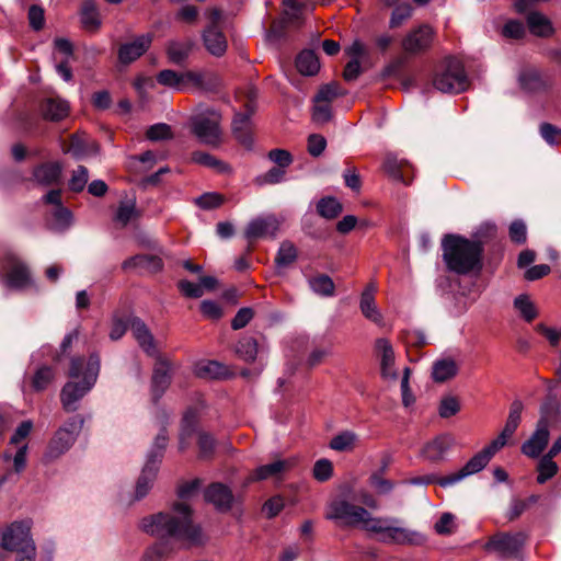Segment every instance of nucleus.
I'll return each mask as SVG.
<instances>
[{
  "label": "nucleus",
  "instance_id": "1",
  "mask_svg": "<svg viewBox=\"0 0 561 561\" xmlns=\"http://www.w3.org/2000/svg\"><path fill=\"white\" fill-rule=\"evenodd\" d=\"M141 529L160 538H174L190 543H199L202 530L192 524L191 508L184 502L175 503L172 513H159L141 520Z\"/></svg>",
  "mask_w": 561,
  "mask_h": 561
},
{
  "label": "nucleus",
  "instance_id": "2",
  "mask_svg": "<svg viewBox=\"0 0 561 561\" xmlns=\"http://www.w3.org/2000/svg\"><path fill=\"white\" fill-rule=\"evenodd\" d=\"M101 368L98 354L89 358L72 357L68 376L71 379L66 382L60 391V402L67 412H75L79 408V401L88 394L96 383Z\"/></svg>",
  "mask_w": 561,
  "mask_h": 561
},
{
  "label": "nucleus",
  "instance_id": "3",
  "mask_svg": "<svg viewBox=\"0 0 561 561\" xmlns=\"http://www.w3.org/2000/svg\"><path fill=\"white\" fill-rule=\"evenodd\" d=\"M443 259L449 271L466 275L480 271L482 266V243L460 236L447 234L443 239Z\"/></svg>",
  "mask_w": 561,
  "mask_h": 561
},
{
  "label": "nucleus",
  "instance_id": "4",
  "mask_svg": "<svg viewBox=\"0 0 561 561\" xmlns=\"http://www.w3.org/2000/svg\"><path fill=\"white\" fill-rule=\"evenodd\" d=\"M367 531L379 535V540L388 545L423 546L426 542L424 534L403 526L396 517L374 516Z\"/></svg>",
  "mask_w": 561,
  "mask_h": 561
},
{
  "label": "nucleus",
  "instance_id": "5",
  "mask_svg": "<svg viewBox=\"0 0 561 561\" xmlns=\"http://www.w3.org/2000/svg\"><path fill=\"white\" fill-rule=\"evenodd\" d=\"M325 518L341 522L346 526L359 527L367 531L374 515L365 507L355 505L346 499L339 496L328 504Z\"/></svg>",
  "mask_w": 561,
  "mask_h": 561
},
{
  "label": "nucleus",
  "instance_id": "6",
  "mask_svg": "<svg viewBox=\"0 0 561 561\" xmlns=\"http://www.w3.org/2000/svg\"><path fill=\"white\" fill-rule=\"evenodd\" d=\"M507 439L508 437L501 433L486 447L472 456L460 469L456 470L454 476L445 479L442 484H457L466 478L482 471L494 454L506 445Z\"/></svg>",
  "mask_w": 561,
  "mask_h": 561
},
{
  "label": "nucleus",
  "instance_id": "7",
  "mask_svg": "<svg viewBox=\"0 0 561 561\" xmlns=\"http://www.w3.org/2000/svg\"><path fill=\"white\" fill-rule=\"evenodd\" d=\"M468 84L463 65L454 57L447 58L433 78L434 88L443 93H460L467 89Z\"/></svg>",
  "mask_w": 561,
  "mask_h": 561
},
{
  "label": "nucleus",
  "instance_id": "8",
  "mask_svg": "<svg viewBox=\"0 0 561 561\" xmlns=\"http://www.w3.org/2000/svg\"><path fill=\"white\" fill-rule=\"evenodd\" d=\"M83 422L80 415H76L56 431L44 454L46 462L58 459L70 449L82 430Z\"/></svg>",
  "mask_w": 561,
  "mask_h": 561
},
{
  "label": "nucleus",
  "instance_id": "9",
  "mask_svg": "<svg viewBox=\"0 0 561 561\" xmlns=\"http://www.w3.org/2000/svg\"><path fill=\"white\" fill-rule=\"evenodd\" d=\"M220 122L216 111L199 113L192 118V131L202 144L217 148L222 142Z\"/></svg>",
  "mask_w": 561,
  "mask_h": 561
},
{
  "label": "nucleus",
  "instance_id": "10",
  "mask_svg": "<svg viewBox=\"0 0 561 561\" xmlns=\"http://www.w3.org/2000/svg\"><path fill=\"white\" fill-rule=\"evenodd\" d=\"M527 539L523 531L517 533H496L484 543L483 548L488 552H494L500 558H516Z\"/></svg>",
  "mask_w": 561,
  "mask_h": 561
},
{
  "label": "nucleus",
  "instance_id": "11",
  "mask_svg": "<svg viewBox=\"0 0 561 561\" xmlns=\"http://www.w3.org/2000/svg\"><path fill=\"white\" fill-rule=\"evenodd\" d=\"M35 546L31 536V522H13L0 535V547L20 552L24 547Z\"/></svg>",
  "mask_w": 561,
  "mask_h": 561
},
{
  "label": "nucleus",
  "instance_id": "12",
  "mask_svg": "<svg viewBox=\"0 0 561 561\" xmlns=\"http://www.w3.org/2000/svg\"><path fill=\"white\" fill-rule=\"evenodd\" d=\"M1 270L7 272L5 285L10 288L22 289L31 282L26 266L11 253L0 263Z\"/></svg>",
  "mask_w": 561,
  "mask_h": 561
},
{
  "label": "nucleus",
  "instance_id": "13",
  "mask_svg": "<svg viewBox=\"0 0 561 561\" xmlns=\"http://www.w3.org/2000/svg\"><path fill=\"white\" fill-rule=\"evenodd\" d=\"M279 225V220L274 215L256 217L248 224L244 237L250 242L265 237L275 238Z\"/></svg>",
  "mask_w": 561,
  "mask_h": 561
},
{
  "label": "nucleus",
  "instance_id": "14",
  "mask_svg": "<svg viewBox=\"0 0 561 561\" xmlns=\"http://www.w3.org/2000/svg\"><path fill=\"white\" fill-rule=\"evenodd\" d=\"M375 352L380 362V373L383 379L394 381L398 379V370L394 365V351L387 339H378L375 342Z\"/></svg>",
  "mask_w": 561,
  "mask_h": 561
},
{
  "label": "nucleus",
  "instance_id": "15",
  "mask_svg": "<svg viewBox=\"0 0 561 561\" xmlns=\"http://www.w3.org/2000/svg\"><path fill=\"white\" fill-rule=\"evenodd\" d=\"M152 34H142L134 41L122 44L118 48V60L124 65H128L140 56H142L151 46Z\"/></svg>",
  "mask_w": 561,
  "mask_h": 561
},
{
  "label": "nucleus",
  "instance_id": "16",
  "mask_svg": "<svg viewBox=\"0 0 561 561\" xmlns=\"http://www.w3.org/2000/svg\"><path fill=\"white\" fill-rule=\"evenodd\" d=\"M297 460L295 457L287 459H277L274 462L257 467L249 477V481H261L270 478L279 479L285 472L295 467Z\"/></svg>",
  "mask_w": 561,
  "mask_h": 561
},
{
  "label": "nucleus",
  "instance_id": "17",
  "mask_svg": "<svg viewBox=\"0 0 561 561\" xmlns=\"http://www.w3.org/2000/svg\"><path fill=\"white\" fill-rule=\"evenodd\" d=\"M432 41L433 30L428 25H421L403 38L402 48L409 54H416L427 49Z\"/></svg>",
  "mask_w": 561,
  "mask_h": 561
},
{
  "label": "nucleus",
  "instance_id": "18",
  "mask_svg": "<svg viewBox=\"0 0 561 561\" xmlns=\"http://www.w3.org/2000/svg\"><path fill=\"white\" fill-rule=\"evenodd\" d=\"M129 329L137 341L139 347L149 356H158V348L156 346L154 337L149 328L139 318H131L129 320Z\"/></svg>",
  "mask_w": 561,
  "mask_h": 561
},
{
  "label": "nucleus",
  "instance_id": "19",
  "mask_svg": "<svg viewBox=\"0 0 561 561\" xmlns=\"http://www.w3.org/2000/svg\"><path fill=\"white\" fill-rule=\"evenodd\" d=\"M455 444L456 439L451 434H440L424 446L423 456L430 461L444 460Z\"/></svg>",
  "mask_w": 561,
  "mask_h": 561
},
{
  "label": "nucleus",
  "instance_id": "20",
  "mask_svg": "<svg viewBox=\"0 0 561 561\" xmlns=\"http://www.w3.org/2000/svg\"><path fill=\"white\" fill-rule=\"evenodd\" d=\"M549 439L548 422L546 419H540L537 428L531 437L526 440L522 446V451L528 457L535 458L540 455L545 449Z\"/></svg>",
  "mask_w": 561,
  "mask_h": 561
},
{
  "label": "nucleus",
  "instance_id": "21",
  "mask_svg": "<svg viewBox=\"0 0 561 561\" xmlns=\"http://www.w3.org/2000/svg\"><path fill=\"white\" fill-rule=\"evenodd\" d=\"M187 89L190 87L213 91L220 85L219 76L208 69L204 70H187L186 71Z\"/></svg>",
  "mask_w": 561,
  "mask_h": 561
},
{
  "label": "nucleus",
  "instance_id": "22",
  "mask_svg": "<svg viewBox=\"0 0 561 561\" xmlns=\"http://www.w3.org/2000/svg\"><path fill=\"white\" fill-rule=\"evenodd\" d=\"M79 15L85 32L96 33L101 28L102 18L94 0H83Z\"/></svg>",
  "mask_w": 561,
  "mask_h": 561
},
{
  "label": "nucleus",
  "instance_id": "23",
  "mask_svg": "<svg viewBox=\"0 0 561 561\" xmlns=\"http://www.w3.org/2000/svg\"><path fill=\"white\" fill-rule=\"evenodd\" d=\"M171 382L170 365L167 362L160 360L156 364L151 380V393L153 401H158Z\"/></svg>",
  "mask_w": 561,
  "mask_h": 561
},
{
  "label": "nucleus",
  "instance_id": "24",
  "mask_svg": "<svg viewBox=\"0 0 561 561\" xmlns=\"http://www.w3.org/2000/svg\"><path fill=\"white\" fill-rule=\"evenodd\" d=\"M205 500L218 511H229L233 501L231 491L221 483H213L205 492Z\"/></svg>",
  "mask_w": 561,
  "mask_h": 561
},
{
  "label": "nucleus",
  "instance_id": "25",
  "mask_svg": "<svg viewBox=\"0 0 561 561\" xmlns=\"http://www.w3.org/2000/svg\"><path fill=\"white\" fill-rule=\"evenodd\" d=\"M203 41L206 49L216 57L227 50V39L217 25H210L203 32Z\"/></svg>",
  "mask_w": 561,
  "mask_h": 561
},
{
  "label": "nucleus",
  "instance_id": "26",
  "mask_svg": "<svg viewBox=\"0 0 561 561\" xmlns=\"http://www.w3.org/2000/svg\"><path fill=\"white\" fill-rule=\"evenodd\" d=\"M251 112L237 113L232 121V134L244 147L250 148L253 144L251 136Z\"/></svg>",
  "mask_w": 561,
  "mask_h": 561
},
{
  "label": "nucleus",
  "instance_id": "27",
  "mask_svg": "<svg viewBox=\"0 0 561 561\" xmlns=\"http://www.w3.org/2000/svg\"><path fill=\"white\" fill-rule=\"evenodd\" d=\"M62 165L59 162H46L33 171L34 180L44 186L57 184L60 180Z\"/></svg>",
  "mask_w": 561,
  "mask_h": 561
},
{
  "label": "nucleus",
  "instance_id": "28",
  "mask_svg": "<svg viewBox=\"0 0 561 561\" xmlns=\"http://www.w3.org/2000/svg\"><path fill=\"white\" fill-rule=\"evenodd\" d=\"M162 260L157 255L138 254L125 260L122 268L125 271L130 270H146L149 272H158L162 268Z\"/></svg>",
  "mask_w": 561,
  "mask_h": 561
},
{
  "label": "nucleus",
  "instance_id": "29",
  "mask_svg": "<svg viewBox=\"0 0 561 561\" xmlns=\"http://www.w3.org/2000/svg\"><path fill=\"white\" fill-rule=\"evenodd\" d=\"M411 169L405 160L399 159L396 154L389 153L386 156L383 161V170L393 180L401 182L405 185L410 184V180L407 179V173Z\"/></svg>",
  "mask_w": 561,
  "mask_h": 561
},
{
  "label": "nucleus",
  "instance_id": "30",
  "mask_svg": "<svg viewBox=\"0 0 561 561\" xmlns=\"http://www.w3.org/2000/svg\"><path fill=\"white\" fill-rule=\"evenodd\" d=\"M458 364L451 357H442L434 362L432 377L436 382H444L454 378L458 373Z\"/></svg>",
  "mask_w": 561,
  "mask_h": 561
},
{
  "label": "nucleus",
  "instance_id": "31",
  "mask_svg": "<svg viewBox=\"0 0 561 561\" xmlns=\"http://www.w3.org/2000/svg\"><path fill=\"white\" fill-rule=\"evenodd\" d=\"M194 46L191 39L170 41L167 45V55L174 65H182L190 56Z\"/></svg>",
  "mask_w": 561,
  "mask_h": 561
},
{
  "label": "nucleus",
  "instance_id": "32",
  "mask_svg": "<svg viewBox=\"0 0 561 561\" xmlns=\"http://www.w3.org/2000/svg\"><path fill=\"white\" fill-rule=\"evenodd\" d=\"M198 413L196 409H187L183 415L181 432L179 438V449L184 451L190 445V438L192 437L195 426L197 423Z\"/></svg>",
  "mask_w": 561,
  "mask_h": 561
},
{
  "label": "nucleus",
  "instance_id": "33",
  "mask_svg": "<svg viewBox=\"0 0 561 561\" xmlns=\"http://www.w3.org/2000/svg\"><path fill=\"white\" fill-rule=\"evenodd\" d=\"M68 102L61 99L49 98L42 104L44 117L50 121H60L68 115Z\"/></svg>",
  "mask_w": 561,
  "mask_h": 561
},
{
  "label": "nucleus",
  "instance_id": "34",
  "mask_svg": "<svg viewBox=\"0 0 561 561\" xmlns=\"http://www.w3.org/2000/svg\"><path fill=\"white\" fill-rule=\"evenodd\" d=\"M157 81L161 85L173 89L175 91L187 90L186 71L176 72L171 69H165L157 75Z\"/></svg>",
  "mask_w": 561,
  "mask_h": 561
},
{
  "label": "nucleus",
  "instance_id": "35",
  "mask_svg": "<svg viewBox=\"0 0 561 561\" xmlns=\"http://www.w3.org/2000/svg\"><path fill=\"white\" fill-rule=\"evenodd\" d=\"M159 467L156 461H146L141 474L136 484V497L139 500L147 495L156 478Z\"/></svg>",
  "mask_w": 561,
  "mask_h": 561
},
{
  "label": "nucleus",
  "instance_id": "36",
  "mask_svg": "<svg viewBox=\"0 0 561 561\" xmlns=\"http://www.w3.org/2000/svg\"><path fill=\"white\" fill-rule=\"evenodd\" d=\"M67 151L70 152L76 159L80 160L87 156L98 153L99 147L95 141L75 135L71 137Z\"/></svg>",
  "mask_w": 561,
  "mask_h": 561
},
{
  "label": "nucleus",
  "instance_id": "37",
  "mask_svg": "<svg viewBox=\"0 0 561 561\" xmlns=\"http://www.w3.org/2000/svg\"><path fill=\"white\" fill-rule=\"evenodd\" d=\"M518 80L520 87L528 92H536L546 88V82L540 72L534 68L523 70Z\"/></svg>",
  "mask_w": 561,
  "mask_h": 561
},
{
  "label": "nucleus",
  "instance_id": "38",
  "mask_svg": "<svg viewBox=\"0 0 561 561\" xmlns=\"http://www.w3.org/2000/svg\"><path fill=\"white\" fill-rule=\"evenodd\" d=\"M297 70L304 76H313L320 69V62L312 50L301 51L296 59Z\"/></svg>",
  "mask_w": 561,
  "mask_h": 561
},
{
  "label": "nucleus",
  "instance_id": "39",
  "mask_svg": "<svg viewBox=\"0 0 561 561\" xmlns=\"http://www.w3.org/2000/svg\"><path fill=\"white\" fill-rule=\"evenodd\" d=\"M72 220V213L68 208L64 206L55 207L49 228L55 232H64L71 227Z\"/></svg>",
  "mask_w": 561,
  "mask_h": 561
},
{
  "label": "nucleus",
  "instance_id": "40",
  "mask_svg": "<svg viewBox=\"0 0 561 561\" xmlns=\"http://www.w3.org/2000/svg\"><path fill=\"white\" fill-rule=\"evenodd\" d=\"M530 33L537 36H548L552 33V25L545 15L539 12H530L527 16Z\"/></svg>",
  "mask_w": 561,
  "mask_h": 561
},
{
  "label": "nucleus",
  "instance_id": "41",
  "mask_svg": "<svg viewBox=\"0 0 561 561\" xmlns=\"http://www.w3.org/2000/svg\"><path fill=\"white\" fill-rule=\"evenodd\" d=\"M310 289L323 297H332L334 295L335 285L332 278L325 274L316 275L308 280Z\"/></svg>",
  "mask_w": 561,
  "mask_h": 561
},
{
  "label": "nucleus",
  "instance_id": "42",
  "mask_svg": "<svg viewBox=\"0 0 561 561\" xmlns=\"http://www.w3.org/2000/svg\"><path fill=\"white\" fill-rule=\"evenodd\" d=\"M359 308L366 319L376 324L382 323V316L376 306L375 297H371L369 291L362 293Z\"/></svg>",
  "mask_w": 561,
  "mask_h": 561
},
{
  "label": "nucleus",
  "instance_id": "43",
  "mask_svg": "<svg viewBox=\"0 0 561 561\" xmlns=\"http://www.w3.org/2000/svg\"><path fill=\"white\" fill-rule=\"evenodd\" d=\"M298 257L297 248L290 241H283L275 256V264L284 268L293 264Z\"/></svg>",
  "mask_w": 561,
  "mask_h": 561
},
{
  "label": "nucleus",
  "instance_id": "44",
  "mask_svg": "<svg viewBox=\"0 0 561 561\" xmlns=\"http://www.w3.org/2000/svg\"><path fill=\"white\" fill-rule=\"evenodd\" d=\"M195 373L201 378H220L226 374V367L216 360L201 362L195 367Z\"/></svg>",
  "mask_w": 561,
  "mask_h": 561
},
{
  "label": "nucleus",
  "instance_id": "45",
  "mask_svg": "<svg viewBox=\"0 0 561 561\" xmlns=\"http://www.w3.org/2000/svg\"><path fill=\"white\" fill-rule=\"evenodd\" d=\"M342 204L332 196L321 198L317 204L318 214L325 219H333L342 213Z\"/></svg>",
  "mask_w": 561,
  "mask_h": 561
},
{
  "label": "nucleus",
  "instance_id": "46",
  "mask_svg": "<svg viewBox=\"0 0 561 561\" xmlns=\"http://www.w3.org/2000/svg\"><path fill=\"white\" fill-rule=\"evenodd\" d=\"M168 444V433L165 427H162L158 435L154 438V442L150 448V450L147 454V460L146 461H156V466L159 467V463L161 462L163 458V454Z\"/></svg>",
  "mask_w": 561,
  "mask_h": 561
},
{
  "label": "nucleus",
  "instance_id": "47",
  "mask_svg": "<svg viewBox=\"0 0 561 561\" xmlns=\"http://www.w3.org/2000/svg\"><path fill=\"white\" fill-rule=\"evenodd\" d=\"M357 442V435L351 431H344L334 436L329 446L336 451H351Z\"/></svg>",
  "mask_w": 561,
  "mask_h": 561
},
{
  "label": "nucleus",
  "instance_id": "48",
  "mask_svg": "<svg viewBox=\"0 0 561 561\" xmlns=\"http://www.w3.org/2000/svg\"><path fill=\"white\" fill-rule=\"evenodd\" d=\"M192 160L198 164L214 169L219 173H226L230 170L229 165L226 164L224 161L217 159L216 157H214L209 153L203 152V151L194 152L192 156Z\"/></svg>",
  "mask_w": 561,
  "mask_h": 561
},
{
  "label": "nucleus",
  "instance_id": "49",
  "mask_svg": "<svg viewBox=\"0 0 561 561\" xmlns=\"http://www.w3.org/2000/svg\"><path fill=\"white\" fill-rule=\"evenodd\" d=\"M523 408V403L518 400L514 401L511 405L508 417L503 431L501 432L508 438L515 433L519 425Z\"/></svg>",
  "mask_w": 561,
  "mask_h": 561
},
{
  "label": "nucleus",
  "instance_id": "50",
  "mask_svg": "<svg viewBox=\"0 0 561 561\" xmlns=\"http://www.w3.org/2000/svg\"><path fill=\"white\" fill-rule=\"evenodd\" d=\"M237 354L245 362H253L257 355V342L253 337L241 339L236 347Z\"/></svg>",
  "mask_w": 561,
  "mask_h": 561
},
{
  "label": "nucleus",
  "instance_id": "51",
  "mask_svg": "<svg viewBox=\"0 0 561 561\" xmlns=\"http://www.w3.org/2000/svg\"><path fill=\"white\" fill-rule=\"evenodd\" d=\"M514 307L527 322L533 321L538 314L535 305L526 295L517 296L514 299Z\"/></svg>",
  "mask_w": 561,
  "mask_h": 561
},
{
  "label": "nucleus",
  "instance_id": "52",
  "mask_svg": "<svg viewBox=\"0 0 561 561\" xmlns=\"http://www.w3.org/2000/svg\"><path fill=\"white\" fill-rule=\"evenodd\" d=\"M558 472V465L548 456H543L538 463L537 482L542 484L556 476Z\"/></svg>",
  "mask_w": 561,
  "mask_h": 561
},
{
  "label": "nucleus",
  "instance_id": "53",
  "mask_svg": "<svg viewBox=\"0 0 561 561\" xmlns=\"http://www.w3.org/2000/svg\"><path fill=\"white\" fill-rule=\"evenodd\" d=\"M55 373L50 367L38 368L33 377L32 386L36 391L45 390L54 380Z\"/></svg>",
  "mask_w": 561,
  "mask_h": 561
},
{
  "label": "nucleus",
  "instance_id": "54",
  "mask_svg": "<svg viewBox=\"0 0 561 561\" xmlns=\"http://www.w3.org/2000/svg\"><path fill=\"white\" fill-rule=\"evenodd\" d=\"M89 180V171L85 167L79 165L72 171L71 178L69 179V190L76 193L82 192L87 186Z\"/></svg>",
  "mask_w": 561,
  "mask_h": 561
},
{
  "label": "nucleus",
  "instance_id": "55",
  "mask_svg": "<svg viewBox=\"0 0 561 561\" xmlns=\"http://www.w3.org/2000/svg\"><path fill=\"white\" fill-rule=\"evenodd\" d=\"M457 528L456 517L451 513H443L439 519L435 523L434 529L438 535H450Z\"/></svg>",
  "mask_w": 561,
  "mask_h": 561
},
{
  "label": "nucleus",
  "instance_id": "56",
  "mask_svg": "<svg viewBox=\"0 0 561 561\" xmlns=\"http://www.w3.org/2000/svg\"><path fill=\"white\" fill-rule=\"evenodd\" d=\"M343 92L340 89L339 84L335 82L328 83L320 88L317 95L314 96V103L325 102L330 103L339 95H342Z\"/></svg>",
  "mask_w": 561,
  "mask_h": 561
},
{
  "label": "nucleus",
  "instance_id": "57",
  "mask_svg": "<svg viewBox=\"0 0 561 561\" xmlns=\"http://www.w3.org/2000/svg\"><path fill=\"white\" fill-rule=\"evenodd\" d=\"M333 474V466L329 459L322 458L313 466V477L320 482L328 481Z\"/></svg>",
  "mask_w": 561,
  "mask_h": 561
},
{
  "label": "nucleus",
  "instance_id": "58",
  "mask_svg": "<svg viewBox=\"0 0 561 561\" xmlns=\"http://www.w3.org/2000/svg\"><path fill=\"white\" fill-rule=\"evenodd\" d=\"M412 15V7L409 3L397 5L390 18V27H398Z\"/></svg>",
  "mask_w": 561,
  "mask_h": 561
},
{
  "label": "nucleus",
  "instance_id": "59",
  "mask_svg": "<svg viewBox=\"0 0 561 561\" xmlns=\"http://www.w3.org/2000/svg\"><path fill=\"white\" fill-rule=\"evenodd\" d=\"M196 204L203 209H214L224 203V197L218 193H204L196 198Z\"/></svg>",
  "mask_w": 561,
  "mask_h": 561
},
{
  "label": "nucleus",
  "instance_id": "60",
  "mask_svg": "<svg viewBox=\"0 0 561 561\" xmlns=\"http://www.w3.org/2000/svg\"><path fill=\"white\" fill-rule=\"evenodd\" d=\"M147 137L153 141L169 139L172 137L171 127L164 123L154 124L147 130Z\"/></svg>",
  "mask_w": 561,
  "mask_h": 561
},
{
  "label": "nucleus",
  "instance_id": "61",
  "mask_svg": "<svg viewBox=\"0 0 561 561\" xmlns=\"http://www.w3.org/2000/svg\"><path fill=\"white\" fill-rule=\"evenodd\" d=\"M510 238L513 242L523 244L527 239V228L524 221L514 220L510 226Z\"/></svg>",
  "mask_w": 561,
  "mask_h": 561
},
{
  "label": "nucleus",
  "instance_id": "62",
  "mask_svg": "<svg viewBox=\"0 0 561 561\" xmlns=\"http://www.w3.org/2000/svg\"><path fill=\"white\" fill-rule=\"evenodd\" d=\"M460 409L459 402L455 397H446L440 401L438 413L447 419L455 415Z\"/></svg>",
  "mask_w": 561,
  "mask_h": 561
},
{
  "label": "nucleus",
  "instance_id": "63",
  "mask_svg": "<svg viewBox=\"0 0 561 561\" xmlns=\"http://www.w3.org/2000/svg\"><path fill=\"white\" fill-rule=\"evenodd\" d=\"M502 33L507 38L518 39L525 35V26L520 21L511 20L505 23Z\"/></svg>",
  "mask_w": 561,
  "mask_h": 561
},
{
  "label": "nucleus",
  "instance_id": "64",
  "mask_svg": "<svg viewBox=\"0 0 561 561\" xmlns=\"http://www.w3.org/2000/svg\"><path fill=\"white\" fill-rule=\"evenodd\" d=\"M327 147V140L323 136L312 134L308 138V152L312 157H319L322 154Z\"/></svg>",
  "mask_w": 561,
  "mask_h": 561
}]
</instances>
